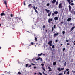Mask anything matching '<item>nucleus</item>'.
Here are the masks:
<instances>
[{
  "label": "nucleus",
  "mask_w": 75,
  "mask_h": 75,
  "mask_svg": "<svg viewBox=\"0 0 75 75\" xmlns=\"http://www.w3.org/2000/svg\"><path fill=\"white\" fill-rule=\"evenodd\" d=\"M46 55V54L45 53V54H43V56H45V55Z\"/></svg>",
  "instance_id": "obj_49"
},
{
  "label": "nucleus",
  "mask_w": 75,
  "mask_h": 75,
  "mask_svg": "<svg viewBox=\"0 0 75 75\" xmlns=\"http://www.w3.org/2000/svg\"><path fill=\"white\" fill-rule=\"evenodd\" d=\"M56 42H58V40H56L55 41Z\"/></svg>",
  "instance_id": "obj_59"
},
{
  "label": "nucleus",
  "mask_w": 75,
  "mask_h": 75,
  "mask_svg": "<svg viewBox=\"0 0 75 75\" xmlns=\"http://www.w3.org/2000/svg\"><path fill=\"white\" fill-rule=\"evenodd\" d=\"M33 9H34V10H35V11L36 13H38V11H37V10H36V9L35 8V6L33 7Z\"/></svg>",
  "instance_id": "obj_7"
},
{
  "label": "nucleus",
  "mask_w": 75,
  "mask_h": 75,
  "mask_svg": "<svg viewBox=\"0 0 75 75\" xmlns=\"http://www.w3.org/2000/svg\"><path fill=\"white\" fill-rule=\"evenodd\" d=\"M67 45H69V44L68 43H67Z\"/></svg>",
  "instance_id": "obj_61"
},
{
  "label": "nucleus",
  "mask_w": 75,
  "mask_h": 75,
  "mask_svg": "<svg viewBox=\"0 0 75 75\" xmlns=\"http://www.w3.org/2000/svg\"><path fill=\"white\" fill-rule=\"evenodd\" d=\"M71 1V0H67V1L68 2H69V1Z\"/></svg>",
  "instance_id": "obj_60"
},
{
  "label": "nucleus",
  "mask_w": 75,
  "mask_h": 75,
  "mask_svg": "<svg viewBox=\"0 0 75 75\" xmlns=\"http://www.w3.org/2000/svg\"><path fill=\"white\" fill-rule=\"evenodd\" d=\"M66 73V70L64 71V75H66V74L65 73Z\"/></svg>",
  "instance_id": "obj_42"
},
{
  "label": "nucleus",
  "mask_w": 75,
  "mask_h": 75,
  "mask_svg": "<svg viewBox=\"0 0 75 75\" xmlns=\"http://www.w3.org/2000/svg\"><path fill=\"white\" fill-rule=\"evenodd\" d=\"M54 14H58V12L57 11H55L54 12Z\"/></svg>",
  "instance_id": "obj_14"
},
{
  "label": "nucleus",
  "mask_w": 75,
  "mask_h": 75,
  "mask_svg": "<svg viewBox=\"0 0 75 75\" xmlns=\"http://www.w3.org/2000/svg\"><path fill=\"white\" fill-rule=\"evenodd\" d=\"M24 6H25L26 4H25V1L24 2Z\"/></svg>",
  "instance_id": "obj_37"
},
{
  "label": "nucleus",
  "mask_w": 75,
  "mask_h": 75,
  "mask_svg": "<svg viewBox=\"0 0 75 75\" xmlns=\"http://www.w3.org/2000/svg\"><path fill=\"white\" fill-rule=\"evenodd\" d=\"M69 8L70 12H71V13H72L73 14H74V10L72 9L71 11V6H69Z\"/></svg>",
  "instance_id": "obj_1"
},
{
  "label": "nucleus",
  "mask_w": 75,
  "mask_h": 75,
  "mask_svg": "<svg viewBox=\"0 0 75 75\" xmlns=\"http://www.w3.org/2000/svg\"><path fill=\"white\" fill-rule=\"evenodd\" d=\"M54 28H56V25H54L53 26Z\"/></svg>",
  "instance_id": "obj_32"
},
{
  "label": "nucleus",
  "mask_w": 75,
  "mask_h": 75,
  "mask_svg": "<svg viewBox=\"0 0 75 75\" xmlns=\"http://www.w3.org/2000/svg\"><path fill=\"white\" fill-rule=\"evenodd\" d=\"M56 0H53V1H52V3L53 4L54 3H56Z\"/></svg>",
  "instance_id": "obj_9"
},
{
  "label": "nucleus",
  "mask_w": 75,
  "mask_h": 75,
  "mask_svg": "<svg viewBox=\"0 0 75 75\" xmlns=\"http://www.w3.org/2000/svg\"><path fill=\"white\" fill-rule=\"evenodd\" d=\"M48 69H49L48 70V71H49V72H50V71H52V70L51 69V68L50 67L48 66Z\"/></svg>",
  "instance_id": "obj_8"
},
{
  "label": "nucleus",
  "mask_w": 75,
  "mask_h": 75,
  "mask_svg": "<svg viewBox=\"0 0 75 75\" xmlns=\"http://www.w3.org/2000/svg\"><path fill=\"white\" fill-rule=\"evenodd\" d=\"M43 74V75H47V74H45V73H44V71L43 72H42Z\"/></svg>",
  "instance_id": "obj_31"
},
{
  "label": "nucleus",
  "mask_w": 75,
  "mask_h": 75,
  "mask_svg": "<svg viewBox=\"0 0 75 75\" xmlns=\"http://www.w3.org/2000/svg\"><path fill=\"white\" fill-rule=\"evenodd\" d=\"M47 6H50V3H48L46 4Z\"/></svg>",
  "instance_id": "obj_29"
},
{
  "label": "nucleus",
  "mask_w": 75,
  "mask_h": 75,
  "mask_svg": "<svg viewBox=\"0 0 75 75\" xmlns=\"http://www.w3.org/2000/svg\"><path fill=\"white\" fill-rule=\"evenodd\" d=\"M58 8H62V3H60L59 4L58 6Z\"/></svg>",
  "instance_id": "obj_5"
},
{
  "label": "nucleus",
  "mask_w": 75,
  "mask_h": 75,
  "mask_svg": "<svg viewBox=\"0 0 75 75\" xmlns=\"http://www.w3.org/2000/svg\"><path fill=\"white\" fill-rule=\"evenodd\" d=\"M58 1H57L56 2V5H57V6H58Z\"/></svg>",
  "instance_id": "obj_27"
},
{
  "label": "nucleus",
  "mask_w": 75,
  "mask_h": 75,
  "mask_svg": "<svg viewBox=\"0 0 75 75\" xmlns=\"http://www.w3.org/2000/svg\"><path fill=\"white\" fill-rule=\"evenodd\" d=\"M54 19L55 21L58 20V17H56L54 18Z\"/></svg>",
  "instance_id": "obj_10"
},
{
  "label": "nucleus",
  "mask_w": 75,
  "mask_h": 75,
  "mask_svg": "<svg viewBox=\"0 0 75 75\" xmlns=\"http://www.w3.org/2000/svg\"><path fill=\"white\" fill-rule=\"evenodd\" d=\"M70 25H72V23H70Z\"/></svg>",
  "instance_id": "obj_57"
},
{
  "label": "nucleus",
  "mask_w": 75,
  "mask_h": 75,
  "mask_svg": "<svg viewBox=\"0 0 75 75\" xmlns=\"http://www.w3.org/2000/svg\"><path fill=\"white\" fill-rule=\"evenodd\" d=\"M54 13H52V16H54Z\"/></svg>",
  "instance_id": "obj_40"
},
{
  "label": "nucleus",
  "mask_w": 75,
  "mask_h": 75,
  "mask_svg": "<svg viewBox=\"0 0 75 75\" xmlns=\"http://www.w3.org/2000/svg\"><path fill=\"white\" fill-rule=\"evenodd\" d=\"M31 67V65H30L29 66H28V67L30 68V67Z\"/></svg>",
  "instance_id": "obj_52"
},
{
  "label": "nucleus",
  "mask_w": 75,
  "mask_h": 75,
  "mask_svg": "<svg viewBox=\"0 0 75 75\" xmlns=\"http://www.w3.org/2000/svg\"><path fill=\"white\" fill-rule=\"evenodd\" d=\"M39 74H40V75H42V74L41 73H40V72H39Z\"/></svg>",
  "instance_id": "obj_43"
},
{
  "label": "nucleus",
  "mask_w": 75,
  "mask_h": 75,
  "mask_svg": "<svg viewBox=\"0 0 75 75\" xmlns=\"http://www.w3.org/2000/svg\"><path fill=\"white\" fill-rule=\"evenodd\" d=\"M11 18H10V17H8V20L9 21H11Z\"/></svg>",
  "instance_id": "obj_20"
},
{
  "label": "nucleus",
  "mask_w": 75,
  "mask_h": 75,
  "mask_svg": "<svg viewBox=\"0 0 75 75\" xmlns=\"http://www.w3.org/2000/svg\"><path fill=\"white\" fill-rule=\"evenodd\" d=\"M72 72H73V73H75V71H74V70H72Z\"/></svg>",
  "instance_id": "obj_56"
},
{
  "label": "nucleus",
  "mask_w": 75,
  "mask_h": 75,
  "mask_svg": "<svg viewBox=\"0 0 75 75\" xmlns=\"http://www.w3.org/2000/svg\"><path fill=\"white\" fill-rule=\"evenodd\" d=\"M45 28V25H44L43 26V30H44V28Z\"/></svg>",
  "instance_id": "obj_24"
},
{
  "label": "nucleus",
  "mask_w": 75,
  "mask_h": 75,
  "mask_svg": "<svg viewBox=\"0 0 75 75\" xmlns=\"http://www.w3.org/2000/svg\"><path fill=\"white\" fill-rule=\"evenodd\" d=\"M62 75V73H60L59 74H58V75Z\"/></svg>",
  "instance_id": "obj_38"
},
{
  "label": "nucleus",
  "mask_w": 75,
  "mask_h": 75,
  "mask_svg": "<svg viewBox=\"0 0 75 75\" xmlns=\"http://www.w3.org/2000/svg\"><path fill=\"white\" fill-rule=\"evenodd\" d=\"M37 68V67H36V66H35L34 67V69H35V68Z\"/></svg>",
  "instance_id": "obj_58"
},
{
  "label": "nucleus",
  "mask_w": 75,
  "mask_h": 75,
  "mask_svg": "<svg viewBox=\"0 0 75 75\" xmlns=\"http://www.w3.org/2000/svg\"><path fill=\"white\" fill-rule=\"evenodd\" d=\"M52 41H49V42L48 43V44L50 45V46L51 47L52 46Z\"/></svg>",
  "instance_id": "obj_3"
},
{
  "label": "nucleus",
  "mask_w": 75,
  "mask_h": 75,
  "mask_svg": "<svg viewBox=\"0 0 75 75\" xmlns=\"http://www.w3.org/2000/svg\"><path fill=\"white\" fill-rule=\"evenodd\" d=\"M66 71H69V69H66Z\"/></svg>",
  "instance_id": "obj_48"
},
{
  "label": "nucleus",
  "mask_w": 75,
  "mask_h": 75,
  "mask_svg": "<svg viewBox=\"0 0 75 75\" xmlns=\"http://www.w3.org/2000/svg\"><path fill=\"white\" fill-rule=\"evenodd\" d=\"M73 45H75V41H74L73 42Z\"/></svg>",
  "instance_id": "obj_44"
},
{
  "label": "nucleus",
  "mask_w": 75,
  "mask_h": 75,
  "mask_svg": "<svg viewBox=\"0 0 75 75\" xmlns=\"http://www.w3.org/2000/svg\"><path fill=\"white\" fill-rule=\"evenodd\" d=\"M42 54H43L42 53H41V54H38V56L39 57L40 56H41V55H42Z\"/></svg>",
  "instance_id": "obj_16"
},
{
  "label": "nucleus",
  "mask_w": 75,
  "mask_h": 75,
  "mask_svg": "<svg viewBox=\"0 0 75 75\" xmlns=\"http://www.w3.org/2000/svg\"><path fill=\"white\" fill-rule=\"evenodd\" d=\"M65 48H64L63 49V51L64 52L65 51Z\"/></svg>",
  "instance_id": "obj_33"
},
{
  "label": "nucleus",
  "mask_w": 75,
  "mask_h": 75,
  "mask_svg": "<svg viewBox=\"0 0 75 75\" xmlns=\"http://www.w3.org/2000/svg\"><path fill=\"white\" fill-rule=\"evenodd\" d=\"M58 34H59V33H58V32H57V33H56H56H55L54 34V37H55V36H56L57 37V35H58Z\"/></svg>",
  "instance_id": "obj_11"
},
{
  "label": "nucleus",
  "mask_w": 75,
  "mask_h": 75,
  "mask_svg": "<svg viewBox=\"0 0 75 75\" xmlns=\"http://www.w3.org/2000/svg\"><path fill=\"white\" fill-rule=\"evenodd\" d=\"M61 24H64V22H63V21L61 22Z\"/></svg>",
  "instance_id": "obj_51"
},
{
  "label": "nucleus",
  "mask_w": 75,
  "mask_h": 75,
  "mask_svg": "<svg viewBox=\"0 0 75 75\" xmlns=\"http://www.w3.org/2000/svg\"><path fill=\"white\" fill-rule=\"evenodd\" d=\"M60 45L61 46H62V45H63V44H60Z\"/></svg>",
  "instance_id": "obj_63"
},
{
  "label": "nucleus",
  "mask_w": 75,
  "mask_h": 75,
  "mask_svg": "<svg viewBox=\"0 0 75 75\" xmlns=\"http://www.w3.org/2000/svg\"><path fill=\"white\" fill-rule=\"evenodd\" d=\"M3 15H5V14L3 13V12L1 14V16H3Z\"/></svg>",
  "instance_id": "obj_22"
},
{
  "label": "nucleus",
  "mask_w": 75,
  "mask_h": 75,
  "mask_svg": "<svg viewBox=\"0 0 75 75\" xmlns=\"http://www.w3.org/2000/svg\"><path fill=\"white\" fill-rule=\"evenodd\" d=\"M3 1L4 2V3L5 5H7V1H4V0Z\"/></svg>",
  "instance_id": "obj_13"
},
{
  "label": "nucleus",
  "mask_w": 75,
  "mask_h": 75,
  "mask_svg": "<svg viewBox=\"0 0 75 75\" xmlns=\"http://www.w3.org/2000/svg\"><path fill=\"white\" fill-rule=\"evenodd\" d=\"M31 6V4H30L28 5V7H30V6Z\"/></svg>",
  "instance_id": "obj_36"
},
{
  "label": "nucleus",
  "mask_w": 75,
  "mask_h": 75,
  "mask_svg": "<svg viewBox=\"0 0 75 75\" xmlns=\"http://www.w3.org/2000/svg\"><path fill=\"white\" fill-rule=\"evenodd\" d=\"M31 65H35V64H33V63H31Z\"/></svg>",
  "instance_id": "obj_55"
},
{
  "label": "nucleus",
  "mask_w": 75,
  "mask_h": 75,
  "mask_svg": "<svg viewBox=\"0 0 75 75\" xmlns=\"http://www.w3.org/2000/svg\"><path fill=\"white\" fill-rule=\"evenodd\" d=\"M66 42H68V40H66Z\"/></svg>",
  "instance_id": "obj_50"
},
{
  "label": "nucleus",
  "mask_w": 75,
  "mask_h": 75,
  "mask_svg": "<svg viewBox=\"0 0 75 75\" xmlns=\"http://www.w3.org/2000/svg\"><path fill=\"white\" fill-rule=\"evenodd\" d=\"M74 3H72L71 4V6H73V5H74Z\"/></svg>",
  "instance_id": "obj_45"
},
{
  "label": "nucleus",
  "mask_w": 75,
  "mask_h": 75,
  "mask_svg": "<svg viewBox=\"0 0 75 75\" xmlns=\"http://www.w3.org/2000/svg\"><path fill=\"white\" fill-rule=\"evenodd\" d=\"M67 74H69V71H68L67 72Z\"/></svg>",
  "instance_id": "obj_53"
},
{
  "label": "nucleus",
  "mask_w": 75,
  "mask_h": 75,
  "mask_svg": "<svg viewBox=\"0 0 75 75\" xmlns=\"http://www.w3.org/2000/svg\"><path fill=\"white\" fill-rule=\"evenodd\" d=\"M31 45H34V43H33V42H31Z\"/></svg>",
  "instance_id": "obj_34"
},
{
  "label": "nucleus",
  "mask_w": 75,
  "mask_h": 75,
  "mask_svg": "<svg viewBox=\"0 0 75 75\" xmlns=\"http://www.w3.org/2000/svg\"><path fill=\"white\" fill-rule=\"evenodd\" d=\"M56 64H57V62H55L53 63V65H56Z\"/></svg>",
  "instance_id": "obj_18"
},
{
  "label": "nucleus",
  "mask_w": 75,
  "mask_h": 75,
  "mask_svg": "<svg viewBox=\"0 0 75 75\" xmlns=\"http://www.w3.org/2000/svg\"><path fill=\"white\" fill-rule=\"evenodd\" d=\"M10 16L11 17H13V14H11L10 15Z\"/></svg>",
  "instance_id": "obj_39"
},
{
  "label": "nucleus",
  "mask_w": 75,
  "mask_h": 75,
  "mask_svg": "<svg viewBox=\"0 0 75 75\" xmlns=\"http://www.w3.org/2000/svg\"><path fill=\"white\" fill-rule=\"evenodd\" d=\"M38 58L36 59V61H38V60H40V57H38Z\"/></svg>",
  "instance_id": "obj_23"
},
{
  "label": "nucleus",
  "mask_w": 75,
  "mask_h": 75,
  "mask_svg": "<svg viewBox=\"0 0 75 75\" xmlns=\"http://www.w3.org/2000/svg\"><path fill=\"white\" fill-rule=\"evenodd\" d=\"M54 28L53 27L52 28V30H51V32H52V33H53V31H54Z\"/></svg>",
  "instance_id": "obj_21"
},
{
  "label": "nucleus",
  "mask_w": 75,
  "mask_h": 75,
  "mask_svg": "<svg viewBox=\"0 0 75 75\" xmlns=\"http://www.w3.org/2000/svg\"><path fill=\"white\" fill-rule=\"evenodd\" d=\"M71 20V18H69L67 20V21H70Z\"/></svg>",
  "instance_id": "obj_12"
},
{
  "label": "nucleus",
  "mask_w": 75,
  "mask_h": 75,
  "mask_svg": "<svg viewBox=\"0 0 75 75\" xmlns=\"http://www.w3.org/2000/svg\"><path fill=\"white\" fill-rule=\"evenodd\" d=\"M74 28H75V26L72 27L71 29V31H72L73 30V29H74Z\"/></svg>",
  "instance_id": "obj_19"
},
{
  "label": "nucleus",
  "mask_w": 75,
  "mask_h": 75,
  "mask_svg": "<svg viewBox=\"0 0 75 75\" xmlns=\"http://www.w3.org/2000/svg\"><path fill=\"white\" fill-rule=\"evenodd\" d=\"M50 15H51V12L48 13V17H50Z\"/></svg>",
  "instance_id": "obj_17"
},
{
  "label": "nucleus",
  "mask_w": 75,
  "mask_h": 75,
  "mask_svg": "<svg viewBox=\"0 0 75 75\" xmlns=\"http://www.w3.org/2000/svg\"><path fill=\"white\" fill-rule=\"evenodd\" d=\"M40 59L41 61H42V58H40Z\"/></svg>",
  "instance_id": "obj_47"
},
{
  "label": "nucleus",
  "mask_w": 75,
  "mask_h": 75,
  "mask_svg": "<svg viewBox=\"0 0 75 75\" xmlns=\"http://www.w3.org/2000/svg\"><path fill=\"white\" fill-rule=\"evenodd\" d=\"M62 33L64 35V34H65V31H62Z\"/></svg>",
  "instance_id": "obj_30"
},
{
  "label": "nucleus",
  "mask_w": 75,
  "mask_h": 75,
  "mask_svg": "<svg viewBox=\"0 0 75 75\" xmlns=\"http://www.w3.org/2000/svg\"><path fill=\"white\" fill-rule=\"evenodd\" d=\"M45 11H46L47 13H49V12H50V10H48V9H45Z\"/></svg>",
  "instance_id": "obj_15"
},
{
  "label": "nucleus",
  "mask_w": 75,
  "mask_h": 75,
  "mask_svg": "<svg viewBox=\"0 0 75 75\" xmlns=\"http://www.w3.org/2000/svg\"><path fill=\"white\" fill-rule=\"evenodd\" d=\"M28 64H27L26 65V67H28Z\"/></svg>",
  "instance_id": "obj_41"
},
{
  "label": "nucleus",
  "mask_w": 75,
  "mask_h": 75,
  "mask_svg": "<svg viewBox=\"0 0 75 75\" xmlns=\"http://www.w3.org/2000/svg\"><path fill=\"white\" fill-rule=\"evenodd\" d=\"M35 41H38V40H37V37H35Z\"/></svg>",
  "instance_id": "obj_28"
},
{
  "label": "nucleus",
  "mask_w": 75,
  "mask_h": 75,
  "mask_svg": "<svg viewBox=\"0 0 75 75\" xmlns=\"http://www.w3.org/2000/svg\"><path fill=\"white\" fill-rule=\"evenodd\" d=\"M68 3H69V4H71V2L70 1Z\"/></svg>",
  "instance_id": "obj_64"
},
{
  "label": "nucleus",
  "mask_w": 75,
  "mask_h": 75,
  "mask_svg": "<svg viewBox=\"0 0 75 75\" xmlns=\"http://www.w3.org/2000/svg\"><path fill=\"white\" fill-rule=\"evenodd\" d=\"M15 19L16 20V21L17 22H18V23H19V21H22V19H21V17H16Z\"/></svg>",
  "instance_id": "obj_2"
},
{
  "label": "nucleus",
  "mask_w": 75,
  "mask_h": 75,
  "mask_svg": "<svg viewBox=\"0 0 75 75\" xmlns=\"http://www.w3.org/2000/svg\"><path fill=\"white\" fill-rule=\"evenodd\" d=\"M41 65L42 66V67H43V66H44V64H43V63H42L41 64Z\"/></svg>",
  "instance_id": "obj_25"
},
{
  "label": "nucleus",
  "mask_w": 75,
  "mask_h": 75,
  "mask_svg": "<svg viewBox=\"0 0 75 75\" xmlns=\"http://www.w3.org/2000/svg\"><path fill=\"white\" fill-rule=\"evenodd\" d=\"M66 65H67V63H66V62H65L64 64V66H66Z\"/></svg>",
  "instance_id": "obj_46"
},
{
  "label": "nucleus",
  "mask_w": 75,
  "mask_h": 75,
  "mask_svg": "<svg viewBox=\"0 0 75 75\" xmlns=\"http://www.w3.org/2000/svg\"><path fill=\"white\" fill-rule=\"evenodd\" d=\"M74 59H72L71 60V62H73V61Z\"/></svg>",
  "instance_id": "obj_62"
},
{
  "label": "nucleus",
  "mask_w": 75,
  "mask_h": 75,
  "mask_svg": "<svg viewBox=\"0 0 75 75\" xmlns=\"http://www.w3.org/2000/svg\"><path fill=\"white\" fill-rule=\"evenodd\" d=\"M18 74H19V75H21V73L20 72H18Z\"/></svg>",
  "instance_id": "obj_54"
},
{
  "label": "nucleus",
  "mask_w": 75,
  "mask_h": 75,
  "mask_svg": "<svg viewBox=\"0 0 75 75\" xmlns=\"http://www.w3.org/2000/svg\"><path fill=\"white\" fill-rule=\"evenodd\" d=\"M64 68H61V69H60V68H57V70L59 71V72H60V71H62V70H64Z\"/></svg>",
  "instance_id": "obj_6"
},
{
  "label": "nucleus",
  "mask_w": 75,
  "mask_h": 75,
  "mask_svg": "<svg viewBox=\"0 0 75 75\" xmlns=\"http://www.w3.org/2000/svg\"><path fill=\"white\" fill-rule=\"evenodd\" d=\"M42 69H43L44 71H45L46 70H45V69L44 68L42 67Z\"/></svg>",
  "instance_id": "obj_35"
},
{
  "label": "nucleus",
  "mask_w": 75,
  "mask_h": 75,
  "mask_svg": "<svg viewBox=\"0 0 75 75\" xmlns=\"http://www.w3.org/2000/svg\"><path fill=\"white\" fill-rule=\"evenodd\" d=\"M53 20V19L52 18H49L48 19V22L49 23H51V21H52Z\"/></svg>",
  "instance_id": "obj_4"
},
{
  "label": "nucleus",
  "mask_w": 75,
  "mask_h": 75,
  "mask_svg": "<svg viewBox=\"0 0 75 75\" xmlns=\"http://www.w3.org/2000/svg\"><path fill=\"white\" fill-rule=\"evenodd\" d=\"M52 48H55V45H53L52 46Z\"/></svg>",
  "instance_id": "obj_26"
}]
</instances>
